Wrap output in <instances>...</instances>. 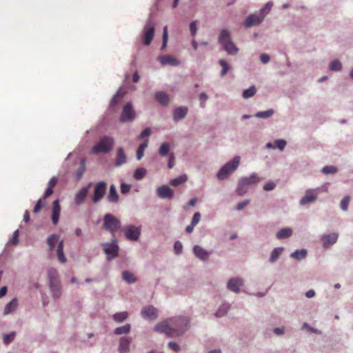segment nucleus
<instances>
[{
    "instance_id": "nucleus-41",
    "label": "nucleus",
    "mask_w": 353,
    "mask_h": 353,
    "mask_svg": "<svg viewBox=\"0 0 353 353\" xmlns=\"http://www.w3.org/2000/svg\"><path fill=\"white\" fill-rule=\"evenodd\" d=\"M122 278L128 284H133L137 281L136 276L128 270H125L122 272Z\"/></svg>"
},
{
    "instance_id": "nucleus-48",
    "label": "nucleus",
    "mask_w": 353,
    "mask_h": 353,
    "mask_svg": "<svg viewBox=\"0 0 353 353\" xmlns=\"http://www.w3.org/2000/svg\"><path fill=\"white\" fill-rule=\"evenodd\" d=\"M148 141L146 140L137 148V159L138 161L141 160L142 159V157H143L144 151H145V148L148 147Z\"/></svg>"
},
{
    "instance_id": "nucleus-64",
    "label": "nucleus",
    "mask_w": 353,
    "mask_h": 353,
    "mask_svg": "<svg viewBox=\"0 0 353 353\" xmlns=\"http://www.w3.org/2000/svg\"><path fill=\"white\" fill-rule=\"evenodd\" d=\"M168 347L175 352H179L181 350L180 346L174 341H170L168 343Z\"/></svg>"
},
{
    "instance_id": "nucleus-33",
    "label": "nucleus",
    "mask_w": 353,
    "mask_h": 353,
    "mask_svg": "<svg viewBox=\"0 0 353 353\" xmlns=\"http://www.w3.org/2000/svg\"><path fill=\"white\" fill-rule=\"evenodd\" d=\"M307 250L305 248L296 250L290 254V257L299 261H301L306 258Z\"/></svg>"
},
{
    "instance_id": "nucleus-22",
    "label": "nucleus",
    "mask_w": 353,
    "mask_h": 353,
    "mask_svg": "<svg viewBox=\"0 0 353 353\" xmlns=\"http://www.w3.org/2000/svg\"><path fill=\"white\" fill-rule=\"evenodd\" d=\"M192 252L196 258L202 261L208 260L210 255V252L207 251L199 245H194Z\"/></svg>"
},
{
    "instance_id": "nucleus-15",
    "label": "nucleus",
    "mask_w": 353,
    "mask_h": 353,
    "mask_svg": "<svg viewBox=\"0 0 353 353\" xmlns=\"http://www.w3.org/2000/svg\"><path fill=\"white\" fill-rule=\"evenodd\" d=\"M263 17H261L258 12L249 14L244 21L243 25L245 28H251L259 25L263 22Z\"/></svg>"
},
{
    "instance_id": "nucleus-6",
    "label": "nucleus",
    "mask_w": 353,
    "mask_h": 353,
    "mask_svg": "<svg viewBox=\"0 0 353 353\" xmlns=\"http://www.w3.org/2000/svg\"><path fill=\"white\" fill-rule=\"evenodd\" d=\"M102 228L111 233H114L121 228V221L113 214L107 213L103 216Z\"/></svg>"
},
{
    "instance_id": "nucleus-27",
    "label": "nucleus",
    "mask_w": 353,
    "mask_h": 353,
    "mask_svg": "<svg viewBox=\"0 0 353 353\" xmlns=\"http://www.w3.org/2000/svg\"><path fill=\"white\" fill-rule=\"evenodd\" d=\"M132 339L130 337H121L118 348L119 353H128L130 352V345Z\"/></svg>"
},
{
    "instance_id": "nucleus-54",
    "label": "nucleus",
    "mask_w": 353,
    "mask_h": 353,
    "mask_svg": "<svg viewBox=\"0 0 353 353\" xmlns=\"http://www.w3.org/2000/svg\"><path fill=\"white\" fill-rule=\"evenodd\" d=\"M350 196H345L341 201L340 208L343 211H347L348 210V206L350 202Z\"/></svg>"
},
{
    "instance_id": "nucleus-34",
    "label": "nucleus",
    "mask_w": 353,
    "mask_h": 353,
    "mask_svg": "<svg viewBox=\"0 0 353 353\" xmlns=\"http://www.w3.org/2000/svg\"><path fill=\"white\" fill-rule=\"evenodd\" d=\"M63 248H64V241L63 240H61L58 243L57 249V255L58 260L61 263H65L67 261V259L65 256L64 252H63Z\"/></svg>"
},
{
    "instance_id": "nucleus-43",
    "label": "nucleus",
    "mask_w": 353,
    "mask_h": 353,
    "mask_svg": "<svg viewBox=\"0 0 353 353\" xmlns=\"http://www.w3.org/2000/svg\"><path fill=\"white\" fill-rule=\"evenodd\" d=\"M131 330V325L129 323H127L123 326L116 327L114 330V334L115 335H122V334H127L130 332Z\"/></svg>"
},
{
    "instance_id": "nucleus-31",
    "label": "nucleus",
    "mask_w": 353,
    "mask_h": 353,
    "mask_svg": "<svg viewBox=\"0 0 353 353\" xmlns=\"http://www.w3.org/2000/svg\"><path fill=\"white\" fill-rule=\"evenodd\" d=\"M283 250V247H277L274 248L270 253L269 262L270 263H274L279 259Z\"/></svg>"
},
{
    "instance_id": "nucleus-5",
    "label": "nucleus",
    "mask_w": 353,
    "mask_h": 353,
    "mask_svg": "<svg viewBox=\"0 0 353 353\" xmlns=\"http://www.w3.org/2000/svg\"><path fill=\"white\" fill-rule=\"evenodd\" d=\"M260 181V178L255 172L252 173L249 176L241 177L238 181L236 190V194L243 196L248 192V187L250 185L255 184Z\"/></svg>"
},
{
    "instance_id": "nucleus-57",
    "label": "nucleus",
    "mask_w": 353,
    "mask_h": 353,
    "mask_svg": "<svg viewBox=\"0 0 353 353\" xmlns=\"http://www.w3.org/2000/svg\"><path fill=\"white\" fill-rule=\"evenodd\" d=\"M44 199L43 198H40L36 203L34 208H33V212L34 213H38L42 207L45 205V202L43 201Z\"/></svg>"
},
{
    "instance_id": "nucleus-50",
    "label": "nucleus",
    "mask_w": 353,
    "mask_h": 353,
    "mask_svg": "<svg viewBox=\"0 0 353 353\" xmlns=\"http://www.w3.org/2000/svg\"><path fill=\"white\" fill-rule=\"evenodd\" d=\"M339 171L337 167L334 166V165H325L322 169H321V172L324 174H334L336 173H337Z\"/></svg>"
},
{
    "instance_id": "nucleus-59",
    "label": "nucleus",
    "mask_w": 353,
    "mask_h": 353,
    "mask_svg": "<svg viewBox=\"0 0 353 353\" xmlns=\"http://www.w3.org/2000/svg\"><path fill=\"white\" fill-rule=\"evenodd\" d=\"M276 184L275 182H274L272 181H268V182H266L264 184L263 189L265 191H272L276 188Z\"/></svg>"
},
{
    "instance_id": "nucleus-26",
    "label": "nucleus",
    "mask_w": 353,
    "mask_h": 353,
    "mask_svg": "<svg viewBox=\"0 0 353 353\" xmlns=\"http://www.w3.org/2000/svg\"><path fill=\"white\" fill-rule=\"evenodd\" d=\"M154 99L163 106L167 107L170 101L169 95L164 91H157L154 94Z\"/></svg>"
},
{
    "instance_id": "nucleus-20",
    "label": "nucleus",
    "mask_w": 353,
    "mask_h": 353,
    "mask_svg": "<svg viewBox=\"0 0 353 353\" xmlns=\"http://www.w3.org/2000/svg\"><path fill=\"white\" fill-rule=\"evenodd\" d=\"M188 112V108L187 106L181 105L176 107L173 110V121L175 123L183 119Z\"/></svg>"
},
{
    "instance_id": "nucleus-2",
    "label": "nucleus",
    "mask_w": 353,
    "mask_h": 353,
    "mask_svg": "<svg viewBox=\"0 0 353 353\" xmlns=\"http://www.w3.org/2000/svg\"><path fill=\"white\" fill-rule=\"evenodd\" d=\"M239 163L240 157L235 156L219 169L216 173V177L219 180H225L237 169Z\"/></svg>"
},
{
    "instance_id": "nucleus-56",
    "label": "nucleus",
    "mask_w": 353,
    "mask_h": 353,
    "mask_svg": "<svg viewBox=\"0 0 353 353\" xmlns=\"http://www.w3.org/2000/svg\"><path fill=\"white\" fill-rule=\"evenodd\" d=\"M174 251L176 255H180L183 252V245L180 241H176L174 243Z\"/></svg>"
},
{
    "instance_id": "nucleus-8",
    "label": "nucleus",
    "mask_w": 353,
    "mask_h": 353,
    "mask_svg": "<svg viewBox=\"0 0 353 353\" xmlns=\"http://www.w3.org/2000/svg\"><path fill=\"white\" fill-rule=\"evenodd\" d=\"M103 251L107 255V260L108 261L115 259L119 255V247L116 239H113L110 243H103L101 244Z\"/></svg>"
},
{
    "instance_id": "nucleus-51",
    "label": "nucleus",
    "mask_w": 353,
    "mask_h": 353,
    "mask_svg": "<svg viewBox=\"0 0 353 353\" xmlns=\"http://www.w3.org/2000/svg\"><path fill=\"white\" fill-rule=\"evenodd\" d=\"M16 334H17V333L15 331H12L8 334H3V341L4 344L9 345L10 343H11L14 341V339L16 336Z\"/></svg>"
},
{
    "instance_id": "nucleus-40",
    "label": "nucleus",
    "mask_w": 353,
    "mask_h": 353,
    "mask_svg": "<svg viewBox=\"0 0 353 353\" xmlns=\"http://www.w3.org/2000/svg\"><path fill=\"white\" fill-rule=\"evenodd\" d=\"M273 5L274 3L272 1H268L259 11L258 14H260L261 17H263V20L266 15L271 11Z\"/></svg>"
},
{
    "instance_id": "nucleus-4",
    "label": "nucleus",
    "mask_w": 353,
    "mask_h": 353,
    "mask_svg": "<svg viewBox=\"0 0 353 353\" xmlns=\"http://www.w3.org/2000/svg\"><path fill=\"white\" fill-rule=\"evenodd\" d=\"M155 26L156 23L150 14L142 30V42L144 46L151 44L155 34Z\"/></svg>"
},
{
    "instance_id": "nucleus-30",
    "label": "nucleus",
    "mask_w": 353,
    "mask_h": 353,
    "mask_svg": "<svg viewBox=\"0 0 353 353\" xmlns=\"http://www.w3.org/2000/svg\"><path fill=\"white\" fill-rule=\"evenodd\" d=\"M18 306V299L13 298L10 302H8L4 308L3 314L8 315L13 312Z\"/></svg>"
},
{
    "instance_id": "nucleus-9",
    "label": "nucleus",
    "mask_w": 353,
    "mask_h": 353,
    "mask_svg": "<svg viewBox=\"0 0 353 353\" xmlns=\"http://www.w3.org/2000/svg\"><path fill=\"white\" fill-rule=\"evenodd\" d=\"M136 117V112L134 110L132 102H128L123 108L119 117L121 123H128L132 121Z\"/></svg>"
},
{
    "instance_id": "nucleus-32",
    "label": "nucleus",
    "mask_w": 353,
    "mask_h": 353,
    "mask_svg": "<svg viewBox=\"0 0 353 353\" xmlns=\"http://www.w3.org/2000/svg\"><path fill=\"white\" fill-rule=\"evenodd\" d=\"M231 305L229 303L224 302L222 303L215 312V316L216 318H221L227 314L228 310L230 308Z\"/></svg>"
},
{
    "instance_id": "nucleus-13",
    "label": "nucleus",
    "mask_w": 353,
    "mask_h": 353,
    "mask_svg": "<svg viewBox=\"0 0 353 353\" xmlns=\"http://www.w3.org/2000/svg\"><path fill=\"white\" fill-rule=\"evenodd\" d=\"M93 186L92 182H89L85 186L82 187L75 194L74 203L79 205L82 204L88 196L89 190Z\"/></svg>"
},
{
    "instance_id": "nucleus-38",
    "label": "nucleus",
    "mask_w": 353,
    "mask_h": 353,
    "mask_svg": "<svg viewBox=\"0 0 353 353\" xmlns=\"http://www.w3.org/2000/svg\"><path fill=\"white\" fill-rule=\"evenodd\" d=\"M223 49L227 52L228 54L231 56L236 55L239 51V48L234 44L233 41L225 46Z\"/></svg>"
},
{
    "instance_id": "nucleus-1",
    "label": "nucleus",
    "mask_w": 353,
    "mask_h": 353,
    "mask_svg": "<svg viewBox=\"0 0 353 353\" xmlns=\"http://www.w3.org/2000/svg\"><path fill=\"white\" fill-rule=\"evenodd\" d=\"M173 337L183 335L189 328V320L184 316H178L170 320Z\"/></svg>"
},
{
    "instance_id": "nucleus-14",
    "label": "nucleus",
    "mask_w": 353,
    "mask_h": 353,
    "mask_svg": "<svg viewBox=\"0 0 353 353\" xmlns=\"http://www.w3.org/2000/svg\"><path fill=\"white\" fill-rule=\"evenodd\" d=\"M141 316L146 320H155L158 316V310L153 305L144 306L141 310Z\"/></svg>"
},
{
    "instance_id": "nucleus-55",
    "label": "nucleus",
    "mask_w": 353,
    "mask_h": 353,
    "mask_svg": "<svg viewBox=\"0 0 353 353\" xmlns=\"http://www.w3.org/2000/svg\"><path fill=\"white\" fill-rule=\"evenodd\" d=\"M287 144V142L284 139H276L274 141V148H278L279 150L282 151L284 150L285 145Z\"/></svg>"
},
{
    "instance_id": "nucleus-29",
    "label": "nucleus",
    "mask_w": 353,
    "mask_h": 353,
    "mask_svg": "<svg viewBox=\"0 0 353 353\" xmlns=\"http://www.w3.org/2000/svg\"><path fill=\"white\" fill-rule=\"evenodd\" d=\"M293 234V230L290 227L280 229L276 234V238L278 239H285L290 238Z\"/></svg>"
},
{
    "instance_id": "nucleus-19",
    "label": "nucleus",
    "mask_w": 353,
    "mask_h": 353,
    "mask_svg": "<svg viewBox=\"0 0 353 353\" xmlns=\"http://www.w3.org/2000/svg\"><path fill=\"white\" fill-rule=\"evenodd\" d=\"M157 60L163 66H177L180 64V61L172 55H159Z\"/></svg>"
},
{
    "instance_id": "nucleus-60",
    "label": "nucleus",
    "mask_w": 353,
    "mask_h": 353,
    "mask_svg": "<svg viewBox=\"0 0 353 353\" xmlns=\"http://www.w3.org/2000/svg\"><path fill=\"white\" fill-rule=\"evenodd\" d=\"M132 188V185L130 184H128L125 183H121L120 189H121V193L123 194H128Z\"/></svg>"
},
{
    "instance_id": "nucleus-46",
    "label": "nucleus",
    "mask_w": 353,
    "mask_h": 353,
    "mask_svg": "<svg viewBox=\"0 0 353 353\" xmlns=\"http://www.w3.org/2000/svg\"><path fill=\"white\" fill-rule=\"evenodd\" d=\"M256 92V88L255 85H251L248 89H245L242 92L243 98L247 99L252 97Z\"/></svg>"
},
{
    "instance_id": "nucleus-18",
    "label": "nucleus",
    "mask_w": 353,
    "mask_h": 353,
    "mask_svg": "<svg viewBox=\"0 0 353 353\" xmlns=\"http://www.w3.org/2000/svg\"><path fill=\"white\" fill-rule=\"evenodd\" d=\"M49 288L61 285L58 271L55 268L48 270Z\"/></svg>"
},
{
    "instance_id": "nucleus-62",
    "label": "nucleus",
    "mask_w": 353,
    "mask_h": 353,
    "mask_svg": "<svg viewBox=\"0 0 353 353\" xmlns=\"http://www.w3.org/2000/svg\"><path fill=\"white\" fill-rule=\"evenodd\" d=\"M250 201L249 199H245L243 201H241L237 203L236 206V209L238 211L242 210L247 205L250 203Z\"/></svg>"
},
{
    "instance_id": "nucleus-23",
    "label": "nucleus",
    "mask_w": 353,
    "mask_h": 353,
    "mask_svg": "<svg viewBox=\"0 0 353 353\" xmlns=\"http://www.w3.org/2000/svg\"><path fill=\"white\" fill-rule=\"evenodd\" d=\"M314 190H306L305 195L299 201L300 205H305L316 201L317 199V194L314 193Z\"/></svg>"
},
{
    "instance_id": "nucleus-12",
    "label": "nucleus",
    "mask_w": 353,
    "mask_h": 353,
    "mask_svg": "<svg viewBox=\"0 0 353 353\" xmlns=\"http://www.w3.org/2000/svg\"><path fill=\"white\" fill-rule=\"evenodd\" d=\"M339 234L336 232H332L330 234H325L321 236V241L322 246L324 249H327L330 246L334 245L338 240Z\"/></svg>"
},
{
    "instance_id": "nucleus-11",
    "label": "nucleus",
    "mask_w": 353,
    "mask_h": 353,
    "mask_svg": "<svg viewBox=\"0 0 353 353\" xmlns=\"http://www.w3.org/2000/svg\"><path fill=\"white\" fill-rule=\"evenodd\" d=\"M244 285V280L240 276H234L227 282V289L234 293H239L241 288Z\"/></svg>"
},
{
    "instance_id": "nucleus-28",
    "label": "nucleus",
    "mask_w": 353,
    "mask_h": 353,
    "mask_svg": "<svg viewBox=\"0 0 353 353\" xmlns=\"http://www.w3.org/2000/svg\"><path fill=\"white\" fill-rule=\"evenodd\" d=\"M106 200L110 203H116L119 200V195L114 184L110 185L109 188V192L107 195Z\"/></svg>"
},
{
    "instance_id": "nucleus-52",
    "label": "nucleus",
    "mask_w": 353,
    "mask_h": 353,
    "mask_svg": "<svg viewBox=\"0 0 353 353\" xmlns=\"http://www.w3.org/2000/svg\"><path fill=\"white\" fill-rule=\"evenodd\" d=\"M219 64L221 66L222 70L221 71V77H224L230 69V65L226 60L219 59L218 61Z\"/></svg>"
},
{
    "instance_id": "nucleus-17",
    "label": "nucleus",
    "mask_w": 353,
    "mask_h": 353,
    "mask_svg": "<svg viewBox=\"0 0 353 353\" xmlns=\"http://www.w3.org/2000/svg\"><path fill=\"white\" fill-rule=\"evenodd\" d=\"M174 194V190L167 185H163L157 189V196L162 199H171Z\"/></svg>"
},
{
    "instance_id": "nucleus-7",
    "label": "nucleus",
    "mask_w": 353,
    "mask_h": 353,
    "mask_svg": "<svg viewBox=\"0 0 353 353\" xmlns=\"http://www.w3.org/2000/svg\"><path fill=\"white\" fill-rule=\"evenodd\" d=\"M93 194L91 196V200L93 203H98L105 195L108 184L104 181H100L95 184L93 183Z\"/></svg>"
},
{
    "instance_id": "nucleus-53",
    "label": "nucleus",
    "mask_w": 353,
    "mask_h": 353,
    "mask_svg": "<svg viewBox=\"0 0 353 353\" xmlns=\"http://www.w3.org/2000/svg\"><path fill=\"white\" fill-rule=\"evenodd\" d=\"M168 27L165 26L163 28V36H162V44L161 46V50H163L165 48L168 44Z\"/></svg>"
},
{
    "instance_id": "nucleus-58",
    "label": "nucleus",
    "mask_w": 353,
    "mask_h": 353,
    "mask_svg": "<svg viewBox=\"0 0 353 353\" xmlns=\"http://www.w3.org/2000/svg\"><path fill=\"white\" fill-rule=\"evenodd\" d=\"M197 23L198 21L196 20L192 21L190 23V32L192 37H194L196 34L197 32Z\"/></svg>"
},
{
    "instance_id": "nucleus-36",
    "label": "nucleus",
    "mask_w": 353,
    "mask_h": 353,
    "mask_svg": "<svg viewBox=\"0 0 353 353\" xmlns=\"http://www.w3.org/2000/svg\"><path fill=\"white\" fill-rule=\"evenodd\" d=\"M59 239V235L57 234H52L48 236L46 243L49 246V250L52 251L55 248L56 243Z\"/></svg>"
},
{
    "instance_id": "nucleus-3",
    "label": "nucleus",
    "mask_w": 353,
    "mask_h": 353,
    "mask_svg": "<svg viewBox=\"0 0 353 353\" xmlns=\"http://www.w3.org/2000/svg\"><path fill=\"white\" fill-rule=\"evenodd\" d=\"M114 144V138L110 136L105 135L92 147V151L94 154H107L112 151Z\"/></svg>"
},
{
    "instance_id": "nucleus-10",
    "label": "nucleus",
    "mask_w": 353,
    "mask_h": 353,
    "mask_svg": "<svg viewBox=\"0 0 353 353\" xmlns=\"http://www.w3.org/2000/svg\"><path fill=\"white\" fill-rule=\"evenodd\" d=\"M128 240L137 241L141 235V228L134 225H128L122 228Z\"/></svg>"
},
{
    "instance_id": "nucleus-39",
    "label": "nucleus",
    "mask_w": 353,
    "mask_h": 353,
    "mask_svg": "<svg viewBox=\"0 0 353 353\" xmlns=\"http://www.w3.org/2000/svg\"><path fill=\"white\" fill-rule=\"evenodd\" d=\"M170 152V145L168 142H163L162 143L158 150L159 154L162 157H167Z\"/></svg>"
},
{
    "instance_id": "nucleus-45",
    "label": "nucleus",
    "mask_w": 353,
    "mask_h": 353,
    "mask_svg": "<svg viewBox=\"0 0 353 353\" xmlns=\"http://www.w3.org/2000/svg\"><path fill=\"white\" fill-rule=\"evenodd\" d=\"M274 114V110L273 109H268L265 111H260L256 112L254 117L260 118V119H268L271 117Z\"/></svg>"
},
{
    "instance_id": "nucleus-63",
    "label": "nucleus",
    "mask_w": 353,
    "mask_h": 353,
    "mask_svg": "<svg viewBox=\"0 0 353 353\" xmlns=\"http://www.w3.org/2000/svg\"><path fill=\"white\" fill-rule=\"evenodd\" d=\"M208 96L205 92H201L199 96L201 107H204V103L208 100Z\"/></svg>"
},
{
    "instance_id": "nucleus-25",
    "label": "nucleus",
    "mask_w": 353,
    "mask_h": 353,
    "mask_svg": "<svg viewBox=\"0 0 353 353\" xmlns=\"http://www.w3.org/2000/svg\"><path fill=\"white\" fill-rule=\"evenodd\" d=\"M127 162V157L125 150L122 147H119L117 150V155L115 157L114 166L118 168Z\"/></svg>"
},
{
    "instance_id": "nucleus-24",
    "label": "nucleus",
    "mask_w": 353,
    "mask_h": 353,
    "mask_svg": "<svg viewBox=\"0 0 353 353\" xmlns=\"http://www.w3.org/2000/svg\"><path fill=\"white\" fill-rule=\"evenodd\" d=\"M60 212H61V206L59 204V199H56L53 201L52 203V222L53 225H57L59 221L60 217Z\"/></svg>"
},
{
    "instance_id": "nucleus-35",
    "label": "nucleus",
    "mask_w": 353,
    "mask_h": 353,
    "mask_svg": "<svg viewBox=\"0 0 353 353\" xmlns=\"http://www.w3.org/2000/svg\"><path fill=\"white\" fill-rule=\"evenodd\" d=\"M85 162L86 159L82 158L80 161V165L79 168L76 170L75 175H76V179L77 181H80L85 172L86 167H85Z\"/></svg>"
},
{
    "instance_id": "nucleus-21",
    "label": "nucleus",
    "mask_w": 353,
    "mask_h": 353,
    "mask_svg": "<svg viewBox=\"0 0 353 353\" xmlns=\"http://www.w3.org/2000/svg\"><path fill=\"white\" fill-rule=\"evenodd\" d=\"M232 41L230 32L227 29H223L220 31L218 37V42L223 48L225 46Z\"/></svg>"
},
{
    "instance_id": "nucleus-47",
    "label": "nucleus",
    "mask_w": 353,
    "mask_h": 353,
    "mask_svg": "<svg viewBox=\"0 0 353 353\" xmlns=\"http://www.w3.org/2000/svg\"><path fill=\"white\" fill-rule=\"evenodd\" d=\"M147 174V170L144 168H137L133 174L134 179L139 181L143 179Z\"/></svg>"
},
{
    "instance_id": "nucleus-42",
    "label": "nucleus",
    "mask_w": 353,
    "mask_h": 353,
    "mask_svg": "<svg viewBox=\"0 0 353 353\" xmlns=\"http://www.w3.org/2000/svg\"><path fill=\"white\" fill-rule=\"evenodd\" d=\"M188 180V176L186 174H181L177 177H175L170 180V184L172 186L176 187L185 183Z\"/></svg>"
},
{
    "instance_id": "nucleus-49",
    "label": "nucleus",
    "mask_w": 353,
    "mask_h": 353,
    "mask_svg": "<svg viewBox=\"0 0 353 353\" xmlns=\"http://www.w3.org/2000/svg\"><path fill=\"white\" fill-rule=\"evenodd\" d=\"M329 70L333 72H340L342 70V64L339 59L332 61L329 64Z\"/></svg>"
},
{
    "instance_id": "nucleus-61",
    "label": "nucleus",
    "mask_w": 353,
    "mask_h": 353,
    "mask_svg": "<svg viewBox=\"0 0 353 353\" xmlns=\"http://www.w3.org/2000/svg\"><path fill=\"white\" fill-rule=\"evenodd\" d=\"M151 134V129L148 127L145 128L139 135V139H142L145 137H149Z\"/></svg>"
},
{
    "instance_id": "nucleus-16",
    "label": "nucleus",
    "mask_w": 353,
    "mask_h": 353,
    "mask_svg": "<svg viewBox=\"0 0 353 353\" xmlns=\"http://www.w3.org/2000/svg\"><path fill=\"white\" fill-rule=\"evenodd\" d=\"M154 330L156 332L163 333L168 337L172 338L173 334L172 332L170 321L169 323L165 321H161L158 323L154 327Z\"/></svg>"
},
{
    "instance_id": "nucleus-44",
    "label": "nucleus",
    "mask_w": 353,
    "mask_h": 353,
    "mask_svg": "<svg viewBox=\"0 0 353 353\" xmlns=\"http://www.w3.org/2000/svg\"><path fill=\"white\" fill-rule=\"evenodd\" d=\"M52 296L54 300L59 299L62 294V285H57L50 288Z\"/></svg>"
},
{
    "instance_id": "nucleus-37",
    "label": "nucleus",
    "mask_w": 353,
    "mask_h": 353,
    "mask_svg": "<svg viewBox=\"0 0 353 353\" xmlns=\"http://www.w3.org/2000/svg\"><path fill=\"white\" fill-rule=\"evenodd\" d=\"M129 313L127 311L116 312L112 315V319L119 323L124 322L128 317Z\"/></svg>"
}]
</instances>
